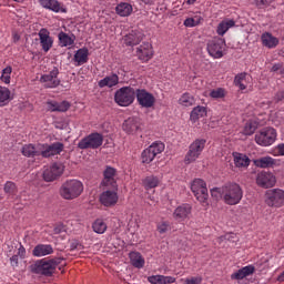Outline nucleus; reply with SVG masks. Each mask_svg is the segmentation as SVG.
Instances as JSON below:
<instances>
[{"label":"nucleus","mask_w":284,"mask_h":284,"mask_svg":"<svg viewBox=\"0 0 284 284\" xmlns=\"http://www.w3.org/2000/svg\"><path fill=\"white\" fill-rule=\"evenodd\" d=\"M8 256L10 257V263L13 267H19V255L13 254L12 255V250H9Z\"/></svg>","instance_id":"6e6d98bb"},{"label":"nucleus","mask_w":284,"mask_h":284,"mask_svg":"<svg viewBox=\"0 0 284 284\" xmlns=\"http://www.w3.org/2000/svg\"><path fill=\"white\" fill-rule=\"evenodd\" d=\"M63 152V143L55 142L52 144H38V156L43 159H50V156H57Z\"/></svg>","instance_id":"9d476101"},{"label":"nucleus","mask_w":284,"mask_h":284,"mask_svg":"<svg viewBox=\"0 0 284 284\" xmlns=\"http://www.w3.org/2000/svg\"><path fill=\"white\" fill-rule=\"evenodd\" d=\"M256 183L260 187L267 190L276 185V176L272 172L262 171L256 175Z\"/></svg>","instance_id":"dca6fc26"},{"label":"nucleus","mask_w":284,"mask_h":284,"mask_svg":"<svg viewBox=\"0 0 284 284\" xmlns=\"http://www.w3.org/2000/svg\"><path fill=\"white\" fill-rule=\"evenodd\" d=\"M77 245H79V243H73V244L71 245V250H77Z\"/></svg>","instance_id":"774afa93"},{"label":"nucleus","mask_w":284,"mask_h":284,"mask_svg":"<svg viewBox=\"0 0 284 284\" xmlns=\"http://www.w3.org/2000/svg\"><path fill=\"white\" fill-rule=\"evenodd\" d=\"M191 192H193L195 199L200 203L207 205V199L210 197V194L207 193V184L205 181L201 179L193 180L191 183Z\"/></svg>","instance_id":"6e6552de"},{"label":"nucleus","mask_w":284,"mask_h":284,"mask_svg":"<svg viewBox=\"0 0 284 284\" xmlns=\"http://www.w3.org/2000/svg\"><path fill=\"white\" fill-rule=\"evenodd\" d=\"M47 110L49 112H68V110H70V102L62 101L59 103L57 101H48Z\"/></svg>","instance_id":"cd10ccee"},{"label":"nucleus","mask_w":284,"mask_h":284,"mask_svg":"<svg viewBox=\"0 0 284 284\" xmlns=\"http://www.w3.org/2000/svg\"><path fill=\"white\" fill-rule=\"evenodd\" d=\"M207 140L205 139H195L190 145L189 151L184 156L185 165H190L191 163H195V161L203 154V150H205V145Z\"/></svg>","instance_id":"20e7f679"},{"label":"nucleus","mask_w":284,"mask_h":284,"mask_svg":"<svg viewBox=\"0 0 284 284\" xmlns=\"http://www.w3.org/2000/svg\"><path fill=\"white\" fill-rule=\"evenodd\" d=\"M136 57L140 59V61H143L144 63L150 61V59L154 57V50H152V44L150 42L142 43L136 49Z\"/></svg>","instance_id":"6ab92c4d"},{"label":"nucleus","mask_w":284,"mask_h":284,"mask_svg":"<svg viewBox=\"0 0 284 284\" xmlns=\"http://www.w3.org/2000/svg\"><path fill=\"white\" fill-rule=\"evenodd\" d=\"M144 6H154V0H140Z\"/></svg>","instance_id":"0e129e2a"},{"label":"nucleus","mask_w":284,"mask_h":284,"mask_svg":"<svg viewBox=\"0 0 284 284\" xmlns=\"http://www.w3.org/2000/svg\"><path fill=\"white\" fill-rule=\"evenodd\" d=\"M130 261H131V265L133 267H136V270H143V267H145V258L143 257V255H141V253L133 251L129 254Z\"/></svg>","instance_id":"7c9ffc66"},{"label":"nucleus","mask_w":284,"mask_h":284,"mask_svg":"<svg viewBox=\"0 0 284 284\" xmlns=\"http://www.w3.org/2000/svg\"><path fill=\"white\" fill-rule=\"evenodd\" d=\"M62 232H65V227L63 226V224H58V225L53 229V233H54V234H62Z\"/></svg>","instance_id":"680f3d73"},{"label":"nucleus","mask_w":284,"mask_h":284,"mask_svg":"<svg viewBox=\"0 0 284 284\" xmlns=\"http://www.w3.org/2000/svg\"><path fill=\"white\" fill-rule=\"evenodd\" d=\"M274 3V0H255L256 8L260 10H265V8H270Z\"/></svg>","instance_id":"603ef678"},{"label":"nucleus","mask_w":284,"mask_h":284,"mask_svg":"<svg viewBox=\"0 0 284 284\" xmlns=\"http://www.w3.org/2000/svg\"><path fill=\"white\" fill-rule=\"evenodd\" d=\"M16 256H19L20 258H26V247L22 246V244H19Z\"/></svg>","instance_id":"052dcab7"},{"label":"nucleus","mask_w":284,"mask_h":284,"mask_svg":"<svg viewBox=\"0 0 284 284\" xmlns=\"http://www.w3.org/2000/svg\"><path fill=\"white\" fill-rule=\"evenodd\" d=\"M275 101L278 103V101H284V91H280L275 94Z\"/></svg>","instance_id":"e2e57ef3"},{"label":"nucleus","mask_w":284,"mask_h":284,"mask_svg":"<svg viewBox=\"0 0 284 284\" xmlns=\"http://www.w3.org/2000/svg\"><path fill=\"white\" fill-rule=\"evenodd\" d=\"M103 176L102 185L104 187H119V184H116V169L106 166Z\"/></svg>","instance_id":"a211bd4d"},{"label":"nucleus","mask_w":284,"mask_h":284,"mask_svg":"<svg viewBox=\"0 0 284 284\" xmlns=\"http://www.w3.org/2000/svg\"><path fill=\"white\" fill-rule=\"evenodd\" d=\"M4 193L8 195L9 199H14L17 193L19 192V189L17 187V184L12 181H7L4 183Z\"/></svg>","instance_id":"37998d69"},{"label":"nucleus","mask_w":284,"mask_h":284,"mask_svg":"<svg viewBox=\"0 0 284 284\" xmlns=\"http://www.w3.org/2000/svg\"><path fill=\"white\" fill-rule=\"evenodd\" d=\"M172 227L170 226V222L168 221H162L160 223H158L156 225V230L159 232V234H165L168 232H170Z\"/></svg>","instance_id":"09e8293b"},{"label":"nucleus","mask_w":284,"mask_h":284,"mask_svg":"<svg viewBox=\"0 0 284 284\" xmlns=\"http://www.w3.org/2000/svg\"><path fill=\"white\" fill-rule=\"evenodd\" d=\"M176 283V277L160 275V284H172Z\"/></svg>","instance_id":"5fc2aeb1"},{"label":"nucleus","mask_w":284,"mask_h":284,"mask_svg":"<svg viewBox=\"0 0 284 284\" xmlns=\"http://www.w3.org/2000/svg\"><path fill=\"white\" fill-rule=\"evenodd\" d=\"M92 230L95 234H105L108 231V224L101 219H98L92 224Z\"/></svg>","instance_id":"c03bdc74"},{"label":"nucleus","mask_w":284,"mask_h":284,"mask_svg":"<svg viewBox=\"0 0 284 284\" xmlns=\"http://www.w3.org/2000/svg\"><path fill=\"white\" fill-rule=\"evenodd\" d=\"M41 8L45 10H51V12H68V9L63 6V3L59 2L58 0H39Z\"/></svg>","instance_id":"aec40b11"},{"label":"nucleus","mask_w":284,"mask_h":284,"mask_svg":"<svg viewBox=\"0 0 284 284\" xmlns=\"http://www.w3.org/2000/svg\"><path fill=\"white\" fill-rule=\"evenodd\" d=\"M11 74H12V67L4 68L2 70L1 77H0L2 83H6L7 85H9L10 79H11Z\"/></svg>","instance_id":"de8ad7c7"},{"label":"nucleus","mask_w":284,"mask_h":284,"mask_svg":"<svg viewBox=\"0 0 284 284\" xmlns=\"http://www.w3.org/2000/svg\"><path fill=\"white\" fill-rule=\"evenodd\" d=\"M62 261L63 258L60 257L38 260L31 265V272L41 276H52Z\"/></svg>","instance_id":"f257e3e1"},{"label":"nucleus","mask_w":284,"mask_h":284,"mask_svg":"<svg viewBox=\"0 0 284 284\" xmlns=\"http://www.w3.org/2000/svg\"><path fill=\"white\" fill-rule=\"evenodd\" d=\"M101 145H103L101 133H91L78 143L79 150H98Z\"/></svg>","instance_id":"1a4fd4ad"},{"label":"nucleus","mask_w":284,"mask_h":284,"mask_svg":"<svg viewBox=\"0 0 284 284\" xmlns=\"http://www.w3.org/2000/svg\"><path fill=\"white\" fill-rule=\"evenodd\" d=\"M265 203L268 207H283L284 205V191L281 189L268 190L265 194Z\"/></svg>","instance_id":"f8f14e48"},{"label":"nucleus","mask_w":284,"mask_h":284,"mask_svg":"<svg viewBox=\"0 0 284 284\" xmlns=\"http://www.w3.org/2000/svg\"><path fill=\"white\" fill-rule=\"evenodd\" d=\"M258 130V122L256 120H248L243 129L245 136H252Z\"/></svg>","instance_id":"58836bf2"},{"label":"nucleus","mask_w":284,"mask_h":284,"mask_svg":"<svg viewBox=\"0 0 284 284\" xmlns=\"http://www.w3.org/2000/svg\"><path fill=\"white\" fill-rule=\"evenodd\" d=\"M132 4L128 2H121L116 6L115 11L120 17H130L132 14Z\"/></svg>","instance_id":"c9c22d12"},{"label":"nucleus","mask_w":284,"mask_h":284,"mask_svg":"<svg viewBox=\"0 0 284 284\" xmlns=\"http://www.w3.org/2000/svg\"><path fill=\"white\" fill-rule=\"evenodd\" d=\"M88 57H90V51L88 48H81L75 52L73 61H75L77 65H83L88 63Z\"/></svg>","instance_id":"473e14b6"},{"label":"nucleus","mask_w":284,"mask_h":284,"mask_svg":"<svg viewBox=\"0 0 284 284\" xmlns=\"http://www.w3.org/2000/svg\"><path fill=\"white\" fill-rule=\"evenodd\" d=\"M59 43L61 48H68L69 45H74V36L70 37L68 33L61 31L58 34Z\"/></svg>","instance_id":"e433bc0d"},{"label":"nucleus","mask_w":284,"mask_h":284,"mask_svg":"<svg viewBox=\"0 0 284 284\" xmlns=\"http://www.w3.org/2000/svg\"><path fill=\"white\" fill-rule=\"evenodd\" d=\"M190 214H192V205L190 204H182L175 209L173 212V217L178 223H183L185 219H190Z\"/></svg>","instance_id":"5701e85b"},{"label":"nucleus","mask_w":284,"mask_h":284,"mask_svg":"<svg viewBox=\"0 0 284 284\" xmlns=\"http://www.w3.org/2000/svg\"><path fill=\"white\" fill-rule=\"evenodd\" d=\"M183 284H201L203 283V277L201 276H190L181 280Z\"/></svg>","instance_id":"8fccbe9b"},{"label":"nucleus","mask_w":284,"mask_h":284,"mask_svg":"<svg viewBox=\"0 0 284 284\" xmlns=\"http://www.w3.org/2000/svg\"><path fill=\"white\" fill-rule=\"evenodd\" d=\"M243 199V189L236 183L223 186V201L226 205H239Z\"/></svg>","instance_id":"7ed1b4c3"},{"label":"nucleus","mask_w":284,"mask_h":284,"mask_svg":"<svg viewBox=\"0 0 284 284\" xmlns=\"http://www.w3.org/2000/svg\"><path fill=\"white\" fill-rule=\"evenodd\" d=\"M234 163L237 168H250L251 160L243 153H233Z\"/></svg>","instance_id":"f704fd0d"},{"label":"nucleus","mask_w":284,"mask_h":284,"mask_svg":"<svg viewBox=\"0 0 284 284\" xmlns=\"http://www.w3.org/2000/svg\"><path fill=\"white\" fill-rule=\"evenodd\" d=\"M234 85L240 90H247V74L245 72L236 74L234 78Z\"/></svg>","instance_id":"4c0bfd02"},{"label":"nucleus","mask_w":284,"mask_h":284,"mask_svg":"<svg viewBox=\"0 0 284 284\" xmlns=\"http://www.w3.org/2000/svg\"><path fill=\"white\" fill-rule=\"evenodd\" d=\"M225 48V40L217 39L207 43V52L213 59H222L223 50Z\"/></svg>","instance_id":"f3484780"},{"label":"nucleus","mask_w":284,"mask_h":284,"mask_svg":"<svg viewBox=\"0 0 284 284\" xmlns=\"http://www.w3.org/2000/svg\"><path fill=\"white\" fill-rule=\"evenodd\" d=\"M275 156H284V144H278L274 151Z\"/></svg>","instance_id":"bf43d9fd"},{"label":"nucleus","mask_w":284,"mask_h":284,"mask_svg":"<svg viewBox=\"0 0 284 284\" xmlns=\"http://www.w3.org/2000/svg\"><path fill=\"white\" fill-rule=\"evenodd\" d=\"M100 203L104 207H114L119 203V186L103 191L100 194Z\"/></svg>","instance_id":"9b49d317"},{"label":"nucleus","mask_w":284,"mask_h":284,"mask_svg":"<svg viewBox=\"0 0 284 284\" xmlns=\"http://www.w3.org/2000/svg\"><path fill=\"white\" fill-rule=\"evenodd\" d=\"M142 41L143 34L141 33V31H131L123 38V42L125 43V45L131 47L139 45V43H141Z\"/></svg>","instance_id":"bb28decb"},{"label":"nucleus","mask_w":284,"mask_h":284,"mask_svg":"<svg viewBox=\"0 0 284 284\" xmlns=\"http://www.w3.org/2000/svg\"><path fill=\"white\" fill-rule=\"evenodd\" d=\"M225 94H227V92L223 88L213 89L209 93L211 99H225Z\"/></svg>","instance_id":"49530a36"},{"label":"nucleus","mask_w":284,"mask_h":284,"mask_svg":"<svg viewBox=\"0 0 284 284\" xmlns=\"http://www.w3.org/2000/svg\"><path fill=\"white\" fill-rule=\"evenodd\" d=\"M271 72H277L281 74V77H284V64L283 62H278L273 64V67L271 68Z\"/></svg>","instance_id":"864d4df0"},{"label":"nucleus","mask_w":284,"mask_h":284,"mask_svg":"<svg viewBox=\"0 0 284 284\" xmlns=\"http://www.w3.org/2000/svg\"><path fill=\"white\" fill-rule=\"evenodd\" d=\"M234 26H236V21L233 19H224L217 24L216 33L219 37H225L227 30H230V28H234Z\"/></svg>","instance_id":"c756f323"},{"label":"nucleus","mask_w":284,"mask_h":284,"mask_svg":"<svg viewBox=\"0 0 284 284\" xmlns=\"http://www.w3.org/2000/svg\"><path fill=\"white\" fill-rule=\"evenodd\" d=\"M211 196L215 199V201H219L221 199L223 201V186L211 189Z\"/></svg>","instance_id":"3c124183"},{"label":"nucleus","mask_w":284,"mask_h":284,"mask_svg":"<svg viewBox=\"0 0 284 284\" xmlns=\"http://www.w3.org/2000/svg\"><path fill=\"white\" fill-rule=\"evenodd\" d=\"M23 156H39V144H27L22 146Z\"/></svg>","instance_id":"79ce46f5"},{"label":"nucleus","mask_w":284,"mask_h":284,"mask_svg":"<svg viewBox=\"0 0 284 284\" xmlns=\"http://www.w3.org/2000/svg\"><path fill=\"white\" fill-rule=\"evenodd\" d=\"M38 37L43 52H50V49L54 45V39L50 37V31H48V29H41Z\"/></svg>","instance_id":"412c9836"},{"label":"nucleus","mask_w":284,"mask_h":284,"mask_svg":"<svg viewBox=\"0 0 284 284\" xmlns=\"http://www.w3.org/2000/svg\"><path fill=\"white\" fill-rule=\"evenodd\" d=\"M65 171V166L61 163H53L51 166L47 168L42 176L47 183H52V181H57V179H60L63 175V172Z\"/></svg>","instance_id":"ddd939ff"},{"label":"nucleus","mask_w":284,"mask_h":284,"mask_svg":"<svg viewBox=\"0 0 284 284\" xmlns=\"http://www.w3.org/2000/svg\"><path fill=\"white\" fill-rule=\"evenodd\" d=\"M122 129L126 134H135L141 130V119L136 116L126 119L122 124Z\"/></svg>","instance_id":"4be33fe9"},{"label":"nucleus","mask_w":284,"mask_h":284,"mask_svg":"<svg viewBox=\"0 0 284 284\" xmlns=\"http://www.w3.org/2000/svg\"><path fill=\"white\" fill-rule=\"evenodd\" d=\"M255 168H262V169H267V168H278L281 165V161L272 158V156H263L258 158L253 161Z\"/></svg>","instance_id":"b1692460"},{"label":"nucleus","mask_w":284,"mask_h":284,"mask_svg":"<svg viewBox=\"0 0 284 284\" xmlns=\"http://www.w3.org/2000/svg\"><path fill=\"white\" fill-rule=\"evenodd\" d=\"M207 115V109L205 106L197 105L191 112V121H199L203 116Z\"/></svg>","instance_id":"ea45409f"},{"label":"nucleus","mask_w":284,"mask_h":284,"mask_svg":"<svg viewBox=\"0 0 284 284\" xmlns=\"http://www.w3.org/2000/svg\"><path fill=\"white\" fill-rule=\"evenodd\" d=\"M179 103L180 105H183V108H192V105L196 103V100L194 99V95L186 92L180 97Z\"/></svg>","instance_id":"a19ab883"},{"label":"nucleus","mask_w":284,"mask_h":284,"mask_svg":"<svg viewBox=\"0 0 284 284\" xmlns=\"http://www.w3.org/2000/svg\"><path fill=\"white\" fill-rule=\"evenodd\" d=\"M40 83H43L44 88H58L61 83V80H59V69L54 67L49 73L42 74Z\"/></svg>","instance_id":"2eb2a0df"},{"label":"nucleus","mask_w":284,"mask_h":284,"mask_svg":"<svg viewBox=\"0 0 284 284\" xmlns=\"http://www.w3.org/2000/svg\"><path fill=\"white\" fill-rule=\"evenodd\" d=\"M148 281L151 284H161V275H151L148 277Z\"/></svg>","instance_id":"13d9d810"},{"label":"nucleus","mask_w":284,"mask_h":284,"mask_svg":"<svg viewBox=\"0 0 284 284\" xmlns=\"http://www.w3.org/2000/svg\"><path fill=\"white\" fill-rule=\"evenodd\" d=\"M254 272H256V268L253 265H247L232 273L231 278L232 281H243V278H247V276H252Z\"/></svg>","instance_id":"393cba45"},{"label":"nucleus","mask_w":284,"mask_h":284,"mask_svg":"<svg viewBox=\"0 0 284 284\" xmlns=\"http://www.w3.org/2000/svg\"><path fill=\"white\" fill-rule=\"evenodd\" d=\"M159 185H161V178L156 175H150L143 180L144 190H154V187H159Z\"/></svg>","instance_id":"72a5a7b5"},{"label":"nucleus","mask_w":284,"mask_h":284,"mask_svg":"<svg viewBox=\"0 0 284 284\" xmlns=\"http://www.w3.org/2000/svg\"><path fill=\"white\" fill-rule=\"evenodd\" d=\"M83 194V182L79 180H67L60 187V196L65 201L79 199Z\"/></svg>","instance_id":"f03ea898"},{"label":"nucleus","mask_w":284,"mask_h":284,"mask_svg":"<svg viewBox=\"0 0 284 284\" xmlns=\"http://www.w3.org/2000/svg\"><path fill=\"white\" fill-rule=\"evenodd\" d=\"M10 89L0 87V108H3V105H8V103H10Z\"/></svg>","instance_id":"a18cd8bd"},{"label":"nucleus","mask_w":284,"mask_h":284,"mask_svg":"<svg viewBox=\"0 0 284 284\" xmlns=\"http://www.w3.org/2000/svg\"><path fill=\"white\" fill-rule=\"evenodd\" d=\"M136 98V90L132 87H123L119 89L114 94V101L121 108H128V105H132L134 103V99Z\"/></svg>","instance_id":"39448f33"},{"label":"nucleus","mask_w":284,"mask_h":284,"mask_svg":"<svg viewBox=\"0 0 284 284\" xmlns=\"http://www.w3.org/2000/svg\"><path fill=\"white\" fill-rule=\"evenodd\" d=\"M33 256H48L54 254V248L50 244H38L32 251Z\"/></svg>","instance_id":"c85d7f7f"},{"label":"nucleus","mask_w":284,"mask_h":284,"mask_svg":"<svg viewBox=\"0 0 284 284\" xmlns=\"http://www.w3.org/2000/svg\"><path fill=\"white\" fill-rule=\"evenodd\" d=\"M98 85L99 88H114V85H119V75L116 73L106 75L98 82Z\"/></svg>","instance_id":"2f4dec72"},{"label":"nucleus","mask_w":284,"mask_h":284,"mask_svg":"<svg viewBox=\"0 0 284 284\" xmlns=\"http://www.w3.org/2000/svg\"><path fill=\"white\" fill-rule=\"evenodd\" d=\"M276 130L274 128H264L255 134V143L262 148H270L276 141Z\"/></svg>","instance_id":"423d86ee"},{"label":"nucleus","mask_w":284,"mask_h":284,"mask_svg":"<svg viewBox=\"0 0 284 284\" xmlns=\"http://www.w3.org/2000/svg\"><path fill=\"white\" fill-rule=\"evenodd\" d=\"M185 28H195V26H199V20L194 18H186L184 20Z\"/></svg>","instance_id":"4d7b16f0"},{"label":"nucleus","mask_w":284,"mask_h":284,"mask_svg":"<svg viewBox=\"0 0 284 284\" xmlns=\"http://www.w3.org/2000/svg\"><path fill=\"white\" fill-rule=\"evenodd\" d=\"M135 97L141 108H154V103H156L154 94L148 92L145 89H138L135 91Z\"/></svg>","instance_id":"4468645a"},{"label":"nucleus","mask_w":284,"mask_h":284,"mask_svg":"<svg viewBox=\"0 0 284 284\" xmlns=\"http://www.w3.org/2000/svg\"><path fill=\"white\" fill-rule=\"evenodd\" d=\"M20 39H21V37L19 36V33H13L14 43H17V41H19Z\"/></svg>","instance_id":"69168bd1"},{"label":"nucleus","mask_w":284,"mask_h":284,"mask_svg":"<svg viewBox=\"0 0 284 284\" xmlns=\"http://www.w3.org/2000/svg\"><path fill=\"white\" fill-rule=\"evenodd\" d=\"M165 150V144L161 141L153 142L149 148L144 149L141 153L142 163H152L159 154Z\"/></svg>","instance_id":"0eeeda50"},{"label":"nucleus","mask_w":284,"mask_h":284,"mask_svg":"<svg viewBox=\"0 0 284 284\" xmlns=\"http://www.w3.org/2000/svg\"><path fill=\"white\" fill-rule=\"evenodd\" d=\"M186 3H187L189 6H193V3H196V0H186Z\"/></svg>","instance_id":"338daca9"},{"label":"nucleus","mask_w":284,"mask_h":284,"mask_svg":"<svg viewBox=\"0 0 284 284\" xmlns=\"http://www.w3.org/2000/svg\"><path fill=\"white\" fill-rule=\"evenodd\" d=\"M261 41L262 45L268 50H274V48H277L278 43H281V40H278V38L274 37L270 32L262 33Z\"/></svg>","instance_id":"a878e982"}]
</instances>
